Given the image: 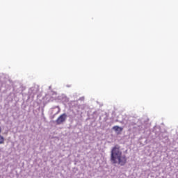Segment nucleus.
I'll return each instance as SVG.
<instances>
[{
  "mask_svg": "<svg viewBox=\"0 0 178 178\" xmlns=\"http://www.w3.org/2000/svg\"><path fill=\"white\" fill-rule=\"evenodd\" d=\"M5 143V138L0 135V145Z\"/></svg>",
  "mask_w": 178,
  "mask_h": 178,
  "instance_id": "obj_4",
  "label": "nucleus"
},
{
  "mask_svg": "<svg viewBox=\"0 0 178 178\" xmlns=\"http://www.w3.org/2000/svg\"><path fill=\"white\" fill-rule=\"evenodd\" d=\"M113 130H114L115 131H119L120 133H122V131H123V128H122L119 126H114L113 127Z\"/></svg>",
  "mask_w": 178,
  "mask_h": 178,
  "instance_id": "obj_3",
  "label": "nucleus"
},
{
  "mask_svg": "<svg viewBox=\"0 0 178 178\" xmlns=\"http://www.w3.org/2000/svg\"><path fill=\"white\" fill-rule=\"evenodd\" d=\"M2 133V128L0 127V134Z\"/></svg>",
  "mask_w": 178,
  "mask_h": 178,
  "instance_id": "obj_5",
  "label": "nucleus"
},
{
  "mask_svg": "<svg viewBox=\"0 0 178 178\" xmlns=\"http://www.w3.org/2000/svg\"><path fill=\"white\" fill-rule=\"evenodd\" d=\"M67 118V115H66V113L62 114L56 120V124H62V123H65V122H66Z\"/></svg>",
  "mask_w": 178,
  "mask_h": 178,
  "instance_id": "obj_2",
  "label": "nucleus"
},
{
  "mask_svg": "<svg viewBox=\"0 0 178 178\" xmlns=\"http://www.w3.org/2000/svg\"><path fill=\"white\" fill-rule=\"evenodd\" d=\"M111 161L112 163H118L120 166H124L127 163V157L126 154H123L122 151H120V147H119V145H115L113 147L111 154Z\"/></svg>",
  "mask_w": 178,
  "mask_h": 178,
  "instance_id": "obj_1",
  "label": "nucleus"
}]
</instances>
